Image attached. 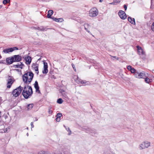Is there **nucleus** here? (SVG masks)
<instances>
[{
  "label": "nucleus",
  "mask_w": 154,
  "mask_h": 154,
  "mask_svg": "<svg viewBox=\"0 0 154 154\" xmlns=\"http://www.w3.org/2000/svg\"><path fill=\"white\" fill-rule=\"evenodd\" d=\"M33 93L32 90L31 86L26 85L24 87L22 94L25 99H28L31 96Z\"/></svg>",
  "instance_id": "obj_1"
},
{
  "label": "nucleus",
  "mask_w": 154,
  "mask_h": 154,
  "mask_svg": "<svg viewBox=\"0 0 154 154\" xmlns=\"http://www.w3.org/2000/svg\"><path fill=\"white\" fill-rule=\"evenodd\" d=\"M21 60V56L19 55H17L7 58L6 59V61L7 64L10 65L14 62L20 61Z\"/></svg>",
  "instance_id": "obj_2"
},
{
  "label": "nucleus",
  "mask_w": 154,
  "mask_h": 154,
  "mask_svg": "<svg viewBox=\"0 0 154 154\" xmlns=\"http://www.w3.org/2000/svg\"><path fill=\"white\" fill-rule=\"evenodd\" d=\"M34 74L32 72H29L24 74L23 76V79L25 83H30L33 79Z\"/></svg>",
  "instance_id": "obj_3"
},
{
  "label": "nucleus",
  "mask_w": 154,
  "mask_h": 154,
  "mask_svg": "<svg viewBox=\"0 0 154 154\" xmlns=\"http://www.w3.org/2000/svg\"><path fill=\"white\" fill-rule=\"evenodd\" d=\"M23 89V87H21V86H20L17 88L15 89L12 91V95L15 97H17L20 94Z\"/></svg>",
  "instance_id": "obj_4"
},
{
  "label": "nucleus",
  "mask_w": 154,
  "mask_h": 154,
  "mask_svg": "<svg viewBox=\"0 0 154 154\" xmlns=\"http://www.w3.org/2000/svg\"><path fill=\"white\" fill-rule=\"evenodd\" d=\"M98 14V10L96 8H91L89 12V16L91 17H96Z\"/></svg>",
  "instance_id": "obj_5"
},
{
  "label": "nucleus",
  "mask_w": 154,
  "mask_h": 154,
  "mask_svg": "<svg viewBox=\"0 0 154 154\" xmlns=\"http://www.w3.org/2000/svg\"><path fill=\"white\" fill-rule=\"evenodd\" d=\"M150 143L148 142H144L140 144L139 146L140 149H142L147 148L150 146Z\"/></svg>",
  "instance_id": "obj_6"
},
{
  "label": "nucleus",
  "mask_w": 154,
  "mask_h": 154,
  "mask_svg": "<svg viewBox=\"0 0 154 154\" xmlns=\"http://www.w3.org/2000/svg\"><path fill=\"white\" fill-rule=\"evenodd\" d=\"M146 77L145 73L144 72H138L135 73V77L138 78H144Z\"/></svg>",
  "instance_id": "obj_7"
},
{
  "label": "nucleus",
  "mask_w": 154,
  "mask_h": 154,
  "mask_svg": "<svg viewBox=\"0 0 154 154\" xmlns=\"http://www.w3.org/2000/svg\"><path fill=\"white\" fill-rule=\"evenodd\" d=\"M16 50H18V48L17 47H14L12 48H6L3 50V52L5 54L9 53L10 52H12Z\"/></svg>",
  "instance_id": "obj_8"
},
{
  "label": "nucleus",
  "mask_w": 154,
  "mask_h": 154,
  "mask_svg": "<svg viewBox=\"0 0 154 154\" xmlns=\"http://www.w3.org/2000/svg\"><path fill=\"white\" fill-rule=\"evenodd\" d=\"M118 14L119 17L123 20L125 19L127 17L126 14L123 11H120L118 13Z\"/></svg>",
  "instance_id": "obj_9"
},
{
  "label": "nucleus",
  "mask_w": 154,
  "mask_h": 154,
  "mask_svg": "<svg viewBox=\"0 0 154 154\" xmlns=\"http://www.w3.org/2000/svg\"><path fill=\"white\" fill-rule=\"evenodd\" d=\"M14 81L11 79H9L8 80V82L7 84V88H11L12 85Z\"/></svg>",
  "instance_id": "obj_10"
},
{
  "label": "nucleus",
  "mask_w": 154,
  "mask_h": 154,
  "mask_svg": "<svg viewBox=\"0 0 154 154\" xmlns=\"http://www.w3.org/2000/svg\"><path fill=\"white\" fill-rule=\"evenodd\" d=\"M48 65L47 63L44 62V70L42 71V72L44 74H46L48 72Z\"/></svg>",
  "instance_id": "obj_11"
},
{
  "label": "nucleus",
  "mask_w": 154,
  "mask_h": 154,
  "mask_svg": "<svg viewBox=\"0 0 154 154\" xmlns=\"http://www.w3.org/2000/svg\"><path fill=\"white\" fill-rule=\"evenodd\" d=\"M136 47L137 48V52L139 54L144 55L145 54V53L141 47L139 45H137Z\"/></svg>",
  "instance_id": "obj_12"
},
{
  "label": "nucleus",
  "mask_w": 154,
  "mask_h": 154,
  "mask_svg": "<svg viewBox=\"0 0 154 154\" xmlns=\"http://www.w3.org/2000/svg\"><path fill=\"white\" fill-rule=\"evenodd\" d=\"M34 86L35 89L36 91L38 92V93H40V91L39 90V87L38 86V82L37 81H35V83L34 84Z\"/></svg>",
  "instance_id": "obj_13"
},
{
  "label": "nucleus",
  "mask_w": 154,
  "mask_h": 154,
  "mask_svg": "<svg viewBox=\"0 0 154 154\" xmlns=\"http://www.w3.org/2000/svg\"><path fill=\"white\" fill-rule=\"evenodd\" d=\"M26 63L27 64H29L31 63L32 60L31 57L30 56H28L26 58Z\"/></svg>",
  "instance_id": "obj_14"
},
{
  "label": "nucleus",
  "mask_w": 154,
  "mask_h": 154,
  "mask_svg": "<svg viewBox=\"0 0 154 154\" xmlns=\"http://www.w3.org/2000/svg\"><path fill=\"white\" fill-rule=\"evenodd\" d=\"M128 20L129 22L131 24L135 25V19L134 18H132L131 17H128Z\"/></svg>",
  "instance_id": "obj_15"
},
{
  "label": "nucleus",
  "mask_w": 154,
  "mask_h": 154,
  "mask_svg": "<svg viewBox=\"0 0 154 154\" xmlns=\"http://www.w3.org/2000/svg\"><path fill=\"white\" fill-rule=\"evenodd\" d=\"M47 29L46 27H44V26H42L37 27V30L41 31H46Z\"/></svg>",
  "instance_id": "obj_16"
},
{
  "label": "nucleus",
  "mask_w": 154,
  "mask_h": 154,
  "mask_svg": "<svg viewBox=\"0 0 154 154\" xmlns=\"http://www.w3.org/2000/svg\"><path fill=\"white\" fill-rule=\"evenodd\" d=\"M53 13V11L52 10H49L48 12V14L47 15V17L48 18H51V15Z\"/></svg>",
  "instance_id": "obj_17"
},
{
  "label": "nucleus",
  "mask_w": 154,
  "mask_h": 154,
  "mask_svg": "<svg viewBox=\"0 0 154 154\" xmlns=\"http://www.w3.org/2000/svg\"><path fill=\"white\" fill-rule=\"evenodd\" d=\"M34 106V105L33 103L28 104L26 107L27 110H31Z\"/></svg>",
  "instance_id": "obj_18"
},
{
  "label": "nucleus",
  "mask_w": 154,
  "mask_h": 154,
  "mask_svg": "<svg viewBox=\"0 0 154 154\" xmlns=\"http://www.w3.org/2000/svg\"><path fill=\"white\" fill-rule=\"evenodd\" d=\"M38 64L33 63L32 64V67L35 70H37L38 69Z\"/></svg>",
  "instance_id": "obj_19"
},
{
  "label": "nucleus",
  "mask_w": 154,
  "mask_h": 154,
  "mask_svg": "<svg viewBox=\"0 0 154 154\" xmlns=\"http://www.w3.org/2000/svg\"><path fill=\"white\" fill-rule=\"evenodd\" d=\"M89 26V24L88 23L85 24L84 25L85 29L88 33H89L90 32V31L89 30H88V28Z\"/></svg>",
  "instance_id": "obj_20"
},
{
  "label": "nucleus",
  "mask_w": 154,
  "mask_h": 154,
  "mask_svg": "<svg viewBox=\"0 0 154 154\" xmlns=\"http://www.w3.org/2000/svg\"><path fill=\"white\" fill-rule=\"evenodd\" d=\"M53 109L51 106H49L48 107V113L49 114L52 115L53 112Z\"/></svg>",
  "instance_id": "obj_21"
},
{
  "label": "nucleus",
  "mask_w": 154,
  "mask_h": 154,
  "mask_svg": "<svg viewBox=\"0 0 154 154\" xmlns=\"http://www.w3.org/2000/svg\"><path fill=\"white\" fill-rule=\"evenodd\" d=\"M130 71L131 73L134 74L135 76V73L137 72H138V71H136L134 68H132Z\"/></svg>",
  "instance_id": "obj_22"
},
{
  "label": "nucleus",
  "mask_w": 154,
  "mask_h": 154,
  "mask_svg": "<svg viewBox=\"0 0 154 154\" xmlns=\"http://www.w3.org/2000/svg\"><path fill=\"white\" fill-rule=\"evenodd\" d=\"M76 82L77 83H81V84H85V82L84 81H82V80H79L78 79H77L76 80Z\"/></svg>",
  "instance_id": "obj_23"
},
{
  "label": "nucleus",
  "mask_w": 154,
  "mask_h": 154,
  "mask_svg": "<svg viewBox=\"0 0 154 154\" xmlns=\"http://www.w3.org/2000/svg\"><path fill=\"white\" fill-rule=\"evenodd\" d=\"M55 21L57 22H62L63 20L62 18H57L55 19Z\"/></svg>",
  "instance_id": "obj_24"
},
{
  "label": "nucleus",
  "mask_w": 154,
  "mask_h": 154,
  "mask_svg": "<svg viewBox=\"0 0 154 154\" xmlns=\"http://www.w3.org/2000/svg\"><path fill=\"white\" fill-rule=\"evenodd\" d=\"M63 102V100L61 98H60L58 99L57 101V103L59 104L62 103Z\"/></svg>",
  "instance_id": "obj_25"
},
{
  "label": "nucleus",
  "mask_w": 154,
  "mask_h": 154,
  "mask_svg": "<svg viewBox=\"0 0 154 154\" xmlns=\"http://www.w3.org/2000/svg\"><path fill=\"white\" fill-rule=\"evenodd\" d=\"M145 82L147 83H149L150 82V79L148 77H147L145 79Z\"/></svg>",
  "instance_id": "obj_26"
},
{
  "label": "nucleus",
  "mask_w": 154,
  "mask_h": 154,
  "mask_svg": "<svg viewBox=\"0 0 154 154\" xmlns=\"http://www.w3.org/2000/svg\"><path fill=\"white\" fill-rule=\"evenodd\" d=\"M10 0H4L3 2V3L4 4H6L10 2Z\"/></svg>",
  "instance_id": "obj_27"
},
{
  "label": "nucleus",
  "mask_w": 154,
  "mask_h": 154,
  "mask_svg": "<svg viewBox=\"0 0 154 154\" xmlns=\"http://www.w3.org/2000/svg\"><path fill=\"white\" fill-rule=\"evenodd\" d=\"M66 129L69 132V134L70 135L71 134V131L69 128H66Z\"/></svg>",
  "instance_id": "obj_28"
},
{
  "label": "nucleus",
  "mask_w": 154,
  "mask_h": 154,
  "mask_svg": "<svg viewBox=\"0 0 154 154\" xmlns=\"http://www.w3.org/2000/svg\"><path fill=\"white\" fill-rule=\"evenodd\" d=\"M20 64H19V68L20 69H22L23 66H24V64L22 62H20Z\"/></svg>",
  "instance_id": "obj_29"
},
{
  "label": "nucleus",
  "mask_w": 154,
  "mask_h": 154,
  "mask_svg": "<svg viewBox=\"0 0 154 154\" xmlns=\"http://www.w3.org/2000/svg\"><path fill=\"white\" fill-rule=\"evenodd\" d=\"M60 91L62 94L63 95V94H65V92L64 91L63 89H60Z\"/></svg>",
  "instance_id": "obj_30"
},
{
  "label": "nucleus",
  "mask_w": 154,
  "mask_h": 154,
  "mask_svg": "<svg viewBox=\"0 0 154 154\" xmlns=\"http://www.w3.org/2000/svg\"><path fill=\"white\" fill-rule=\"evenodd\" d=\"M62 114L60 113H58L57 115V117L60 118L62 116Z\"/></svg>",
  "instance_id": "obj_31"
},
{
  "label": "nucleus",
  "mask_w": 154,
  "mask_h": 154,
  "mask_svg": "<svg viewBox=\"0 0 154 154\" xmlns=\"http://www.w3.org/2000/svg\"><path fill=\"white\" fill-rule=\"evenodd\" d=\"M151 28L152 30L154 31V22L153 23L151 26Z\"/></svg>",
  "instance_id": "obj_32"
},
{
  "label": "nucleus",
  "mask_w": 154,
  "mask_h": 154,
  "mask_svg": "<svg viewBox=\"0 0 154 154\" xmlns=\"http://www.w3.org/2000/svg\"><path fill=\"white\" fill-rule=\"evenodd\" d=\"M72 66L73 69H74V70L76 72V70L75 66L74 65L73 63H72Z\"/></svg>",
  "instance_id": "obj_33"
},
{
  "label": "nucleus",
  "mask_w": 154,
  "mask_h": 154,
  "mask_svg": "<svg viewBox=\"0 0 154 154\" xmlns=\"http://www.w3.org/2000/svg\"><path fill=\"white\" fill-rule=\"evenodd\" d=\"M127 69H128V70H130V71H131V70L132 69V67L130 66H127Z\"/></svg>",
  "instance_id": "obj_34"
},
{
  "label": "nucleus",
  "mask_w": 154,
  "mask_h": 154,
  "mask_svg": "<svg viewBox=\"0 0 154 154\" xmlns=\"http://www.w3.org/2000/svg\"><path fill=\"white\" fill-rule=\"evenodd\" d=\"M115 3H119L122 0H114Z\"/></svg>",
  "instance_id": "obj_35"
},
{
  "label": "nucleus",
  "mask_w": 154,
  "mask_h": 154,
  "mask_svg": "<svg viewBox=\"0 0 154 154\" xmlns=\"http://www.w3.org/2000/svg\"><path fill=\"white\" fill-rule=\"evenodd\" d=\"M13 67L16 68H19V64L14 65H13Z\"/></svg>",
  "instance_id": "obj_36"
},
{
  "label": "nucleus",
  "mask_w": 154,
  "mask_h": 154,
  "mask_svg": "<svg viewBox=\"0 0 154 154\" xmlns=\"http://www.w3.org/2000/svg\"><path fill=\"white\" fill-rule=\"evenodd\" d=\"M124 8L125 9V10L126 11L127 9V6H126V5H124Z\"/></svg>",
  "instance_id": "obj_37"
},
{
  "label": "nucleus",
  "mask_w": 154,
  "mask_h": 154,
  "mask_svg": "<svg viewBox=\"0 0 154 154\" xmlns=\"http://www.w3.org/2000/svg\"><path fill=\"white\" fill-rule=\"evenodd\" d=\"M50 18L52 19V20H54V21H55V20H56L55 19H56V18H55L54 17H51V18Z\"/></svg>",
  "instance_id": "obj_38"
},
{
  "label": "nucleus",
  "mask_w": 154,
  "mask_h": 154,
  "mask_svg": "<svg viewBox=\"0 0 154 154\" xmlns=\"http://www.w3.org/2000/svg\"><path fill=\"white\" fill-rule=\"evenodd\" d=\"M56 120L57 122H59L60 121V118L57 117L56 119Z\"/></svg>",
  "instance_id": "obj_39"
},
{
  "label": "nucleus",
  "mask_w": 154,
  "mask_h": 154,
  "mask_svg": "<svg viewBox=\"0 0 154 154\" xmlns=\"http://www.w3.org/2000/svg\"><path fill=\"white\" fill-rule=\"evenodd\" d=\"M31 128H33L34 127V125H33V122H31Z\"/></svg>",
  "instance_id": "obj_40"
},
{
  "label": "nucleus",
  "mask_w": 154,
  "mask_h": 154,
  "mask_svg": "<svg viewBox=\"0 0 154 154\" xmlns=\"http://www.w3.org/2000/svg\"><path fill=\"white\" fill-rule=\"evenodd\" d=\"M111 56L112 57H113L114 58L116 59L117 60H118L119 59V58L118 57H117L116 56Z\"/></svg>",
  "instance_id": "obj_41"
},
{
  "label": "nucleus",
  "mask_w": 154,
  "mask_h": 154,
  "mask_svg": "<svg viewBox=\"0 0 154 154\" xmlns=\"http://www.w3.org/2000/svg\"><path fill=\"white\" fill-rule=\"evenodd\" d=\"M32 29H37V27H32Z\"/></svg>",
  "instance_id": "obj_42"
},
{
  "label": "nucleus",
  "mask_w": 154,
  "mask_h": 154,
  "mask_svg": "<svg viewBox=\"0 0 154 154\" xmlns=\"http://www.w3.org/2000/svg\"><path fill=\"white\" fill-rule=\"evenodd\" d=\"M115 2H114V1L113 0V2L111 3H110L111 5H115Z\"/></svg>",
  "instance_id": "obj_43"
},
{
  "label": "nucleus",
  "mask_w": 154,
  "mask_h": 154,
  "mask_svg": "<svg viewBox=\"0 0 154 154\" xmlns=\"http://www.w3.org/2000/svg\"><path fill=\"white\" fill-rule=\"evenodd\" d=\"M63 96L64 97H65L67 98V96L65 93V94H63Z\"/></svg>",
  "instance_id": "obj_44"
},
{
  "label": "nucleus",
  "mask_w": 154,
  "mask_h": 154,
  "mask_svg": "<svg viewBox=\"0 0 154 154\" xmlns=\"http://www.w3.org/2000/svg\"><path fill=\"white\" fill-rule=\"evenodd\" d=\"M35 71L36 72V73L37 75L38 74L39 72L38 69L37 70H35Z\"/></svg>",
  "instance_id": "obj_45"
},
{
  "label": "nucleus",
  "mask_w": 154,
  "mask_h": 154,
  "mask_svg": "<svg viewBox=\"0 0 154 154\" xmlns=\"http://www.w3.org/2000/svg\"><path fill=\"white\" fill-rule=\"evenodd\" d=\"M41 1H43V2H47L48 1L47 0H41Z\"/></svg>",
  "instance_id": "obj_46"
},
{
  "label": "nucleus",
  "mask_w": 154,
  "mask_h": 154,
  "mask_svg": "<svg viewBox=\"0 0 154 154\" xmlns=\"http://www.w3.org/2000/svg\"><path fill=\"white\" fill-rule=\"evenodd\" d=\"M5 131H4V132H5L6 131H7V129L6 128V129H5Z\"/></svg>",
  "instance_id": "obj_47"
},
{
  "label": "nucleus",
  "mask_w": 154,
  "mask_h": 154,
  "mask_svg": "<svg viewBox=\"0 0 154 154\" xmlns=\"http://www.w3.org/2000/svg\"><path fill=\"white\" fill-rule=\"evenodd\" d=\"M103 0H99V2H103Z\"/></svg>",
  "instance_id": "obj_48"
},
{
  "label": "nucleus",
  "mask_w": 154,
  "mask_h": 154,
  "mask_svg": "<svg viewBox=\"0 0 154 154\" xmlns=\"http://www.w3.org/2000/svg\"><path fill=\"white\" fill-rule=\"evenodd\" d=\"M1 111H0V118L1 117Z\"/></svg>",
  "instance_id": "obj_49"
},
{
  "label": "nucleus",
  "mask_w": 154,
  "mask_h": 154,
  "mask_svg": "<svg viewBox=\"0 0 154 154\" xmlns=\"http://www.w3.org/2000/svg\"><path fill=\"white\" fill-rule=\"evenodd\" d=\"M41 58H40L39 59H38V60H41Z\"/></svg>",
  "instance_id": "obj_50"
},
{
  "label": "nucleus",
  "mask_w": 154,
  "mask_h": 154,
  "mask_svg": "<svg viewBox=\"0 0 154 154\" xmlns=\"http://www.w3.org/2000/svg\"><path fill=\"white\" fill-rule=\"evenodd\" d=\"M63 126H64V127H65V128L66 129V126L64 125H63Z\"/></svg>",
  "instance_id": "obj_51"
},
{
  "label": "nucleus",
  "mask_w": 154,
  "mask_h": 154,
  "mask_svg": "<svg viewBox=\"0 0 154 154\" xmlns=\"http://www.w3.org/2000/svg\"><path fill=\"white\" fill-rule=\"evenodd\" d=\"M2 6L1 5H0V9L2 8Z\"/></svg>",
  "instance_id": "obj_52"
}]
</instances>
